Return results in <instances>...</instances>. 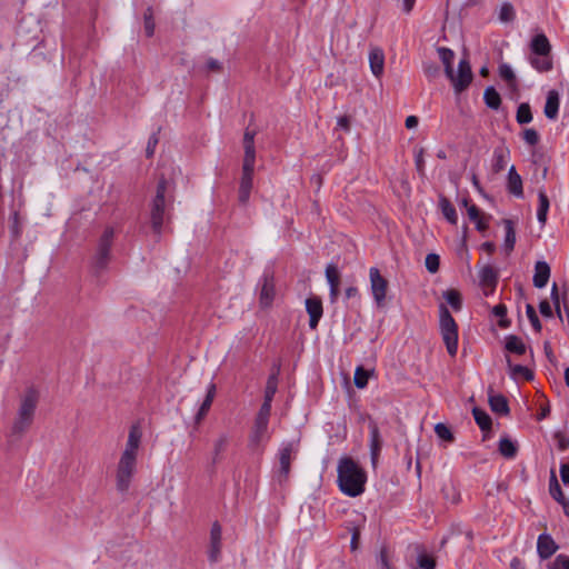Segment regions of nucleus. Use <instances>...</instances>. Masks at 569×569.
Masks as SVG:
<instances>
[{
	"label": "nucleus",
	"instance_id": "30",
	"mask_svg": "<svg viewBox=\"0 0 569 569\" xmlns=\"http://www.w3.org/2000/svg\"><path fill=\"white\" fill-rule=\"evenodd\" d=\"M479 278L482 284L495 287L498 281V273L491 266L487 264L480 269Z\"/></svg>",
	"mask_w": 569,
	"mask_h": 569
},
{
	"label": "nucleus",
	"instance_id": "29",
	"mask_svg": "<svg viewBox=\"0 0 569 569\" xmlns=\"http://www.w3.org/2000/svg\"><path fill=\"white\" fill-rule=\"evenodd\" d=\"M439 207L441 209L442 214L448 220V222L451 224H457L458 216H457L456 209L446 197H440Z\"/></svg>",
	"mask_w": 569,
	"mask_h": 569
},
{
	"label": "nucleus",
	"instance_id": "16",
	"mask_svg": "<svg viewBox=\"0 0 569 569\" xmlns=\"http://www.w3.org/2000/svg\"><path fill=\"white\" fill-rule=\"evenodd\" d=\"M550 267L546 261H537L535 264L533 286L536 288H545L550 278Z\"/></svg>",
	"mask_w": 569,
	"mask_h": 569
},
{
	"label": "nucleus",
	"instance_id": "21",
	"mask_svg": "<svg viewBox=\"0 0 569 569\" xmlns=\"http://www.w3.org/2000/svg\"><path fill=\"white\" fill-rule=\"evenodd\" d=\"M508 191L517 198L523 197L522 179L516 171L515 166H511L508 172Z\"/></svg>",
	"mask_w": 569,
	"mask_h": 569
},
{
	"label": "nucleus",
	"instance_id": "35",
	"mask_svg": "<svg viewBox=\"0 0 569 569\" xmlns=\"http://www.w3.org/2000/svg\"><path fill=\"white\" fill-rule=\"evenodd\" d=\"M443 298L451 306L455 311H459L462 308V298L459 291L456 289H449L443 292Z\"/></svg>",
	"mask_w": 569,
	"mask_h": 569
},
{
	"label": "nucleus",
	"instance_id": "12",
	"mask_svg": "<svg viewBox=\"0 0 569 569\" xmlns=\"http://www.w3.org/2000/svg\"><path fill=\"white\" fill-rule=\"evenodd\" d=\"M306 310L309 315V327L316 329L322 317V301L318 297H310L306 300Z\"/></svg>",
	"mask_w": 569,
	"mask_h": 569
},
{
	"label": "nucleus",
	"instance_id": "37",
	"mask_svg": "<svg viewBox=\"0 0 569 569\" xmlns=\"http://www.w3.org/2000/svg\"><path fill=\"white\" fill-rule=\"evenodd\" d=\"M498 18L502 23L512 22L516 18V11L510 2H503L499 9Z\"/></svg>",
	"mask_w": 569,
	"mask_h": 569
},
{
	"label": "nucleus",
	"instance_id": "56",
	"mask_svg": "<svg viewBox=\"0 0 569 569\" xmlns=\"http://www.w3.org/2000/svg\"><path fill=\"white\" fill-rule=\"evenodd\" d=\"M467 212H468V217H469V219H470L472 222H473V221H476L478 218H480V217L482 216V214H481V212H480V210H479V208H478L476 204H473V203H471V204L468 207Z\"/></svg>",
	"mask_w": 569,
	"mask_h": 569
},
{
	"label": "nucleus",
	"instance_id": "57",
	"mask_svg": "<svg viewBox=\"0 0 569 569\" xmlns=\"http://www.w3.org/2000/svg\"><path fill=\"white\" fill-rule=\"evenodd\" d=\"M157 143H158L157 136L156 134L151 136L148 140V144H147V149H146L147 157L153 156Z\"/></svg>",
	"mask_w": 569,
	"mask_h": 569
},
{
	"label": "nucleus",
	"instance_id": "49",
	"mask_svg": "<svg viewBox=\"0 0 569 569\" xmlns=\"http://www.w3.org/2000/svg\"><path fill=\"white\" fill-rule=\"evenodd\" d=\"M212 405V400H210V396H206L203 402L201 403L197 415H196V422L199 423L208 413L210 410V407Z\"/></svg>",
	"mask_w": 569,
	"mask_h": 569
},
{
	"label": "nucleus",
	"instance_id": "3",
	"mask_svg": "<svg viewBox=\"0 0 569 569\" xmlns=\"http://www.w3.org/2000/svg\"><path fill=\"white\" fill-rule=\"evenodd\" d=\"M437 52L445 67V73L451 81L455 91L457 93L465 91L472 81V71L469 61L461 59L458 64V71L455 72L452 68L455 52L445 47L437 48Z\"/></svg>",
	"mask_w": 569,
	"mask_h": 569
},
{
	"label": "nucleus",
	"instance_id": "1",
	"mask_svg": "<svg viewBox=\"0 0 569 569\" xmlns=\"http://www.w3.org/2000/svg\"><path fill=\"white\" fill-rule=\"evenodd\" d=\"M142 431L139 425H132L129 430L126 448L117 465L116 487L120 492H127L137 471V458L141 443Z\"/></svg>",
	"mask_w": 569,
	"mask_h": 569
},
{
	"label": "nucleus",
	"instance_id": "6",
	"mask_svg": "<svg viewBox=\"0 0 569 569\" xmlns=\"http://www.w3.org/2000/svg\"><path fill=\"white\" fill-rule=\"evenodd\" d=\"M167 190H168V180L164 178H161L157 184L156 196L152 199V202L150 206L151 227H152L153 232L157 234L161 233L164 220L167 218V216H166Z\"/></svg>",
	"mask_w": 569,
	"mask_h": 569
},
{
	"label": "nucleus",
	"instance_id": "28",
	"mask_svg": "<svg viewBox=\"0 0 569 569\" xmlns=\"http://www.w3.org/2000/svg\"><path fill=\"white\" fill-rule=\"evenodd\" d=\"M489 405L493 412L499 415H508L509 406L508 400L502 395H490L489 396Z\"/></svg>",
	"mask_w": 569,
	"mask_h": 569
},
{
	"label": "nucleus",
	"instance_id": "39",
	"mask_svg": "<svg viewBox=\"0 0 569 569\" xmlns=\"http://www.w3.org/2000/svg\"><path fill=\"white\" fill-rule=\"evenodd\" d=\"M499 76L508 82V84L512 88L517 86L516 74L512 68L508 63H501L499 66Z\"/></svg>",
	"mask_w": 569,
	"mask_h": 569
},
{
	"label": "nucleus",
	"instance_id": "48",
	"mask_svg": "<svg viewBox=\"0 0 569 569\" xmlns=\"http://www.w3.org/2000/svg\"><path fill=\"white\" fill-rule=\"evenodd\" d=\"M522 139L529 146H536L539 142L540 137L536 129L528 128L523 130Z\"/></svg>",
	"mask_w": 569,
	"mask_h": 569
},
{
	"label": "nucleus",
	"instance_id": "46",
	"mask_svg": "<svg viewBox=\"0 0 569 569\" xmlns=\"http://www.w3.org/2000/svg\"><path fill=\"white\" fill-rule=\"evenodd\" d=\"M526 313H527V317H528L531 326L533 327V329L537 332H540L541 331V323H540V320H539V318L537 316V312H536L535 308L531 305H527L526 306Z\"/></svg>",
	"mask_w": 569,
	"mask_h": 569
},
{
	"label": "nucleus",
	"instance_id": "60",
	"mask_svg": "<svg viewBox=\"0 0 569 569\" xmlns=\"http://www.w3.org/2000/svg\"><path fill=\"white\" fill-rule=\"evenodd\" d=\"M337 127L345 130V131H349L350 130V119L348 116H341L337 119Z\"/></svg>",
	"mask_w": 569,
	"mask_h": 569
},
{
	"label": "nucleus",
	"instance_id": "63",
	"mask_svg": "<svg viewBox=\"0 0 569 569\" xmlns=\"http://www.w3.org/2000/svg\"><path fill=\"white\" fill-rule=\"evenodd\" d=\"M251 190L239 188V202L246 204L249 201Z\"/></svg>",
	"mask_w": 569,
	"mask_h": 569
},
{
	"label": "nucleus",
	"instance_id": "58",
	"mask_svg": "<svg viewBox=\"0 0 569 569\" xmlns=\"http://www.w3.org/2000/svg\"><path fill=\"white\" fill-rule=\"evenodd\" d=\"M539 311L540 313L543 316V317H551L552 316V310H551V306L550 303L547 301V300H542L540 303H539Z\"/></svg>",
	"mask_w": 569,
	"mask_h": 569
},
{
	"label": "nucleus",
	"instance_id": "43",
	"mask_svg": "<svg viewBox=\"0 0 569 569\" xmlns=\"http://www.w3.org/2000/svg\"><path fill=\"white\" fill-rule=\"evenodd\" d=\"M144 20V31L148 37H152L154 33V20H153V10L151 7L147 8L143 14Z\"/></svg>",
	"mask_w": 569,
	"mask_h": 569
},
{
	"label": "nucleus",
	"instance_id": "54",
	"mask_svg": "<svg viewBox=\"0 0 569 569\" xmlns=\"http://www.w3.org/2000/svg\"><path fill=\"white\" fill-rule=\"evenodd\" d=\"M418 565L422 569H435L436 568V561L428 556H420L418 558Z\"/></svg>",
	"mask_w": 569,
	"mask_h": 569
},
{
	"label": "nucleus",
	"instance_id": "44",
	"mask_svg": "<svg viewBox=\"0 0 569 569\" xmlns=\"http://www.w3.org/2000/svg\"><path fill=\"white\" fill-rule=\"evenodd\" d=\"M435 432L437 435L438 438H440L441 440H445L447 442H452L453 441V435L451 432V430L445 425V423H437L435 426Z\"/></svg>",
	"mask_w": 569,
	"mask_h": 569
},
{
	"label": "nucleus",
	"instance_id": "24",
	"mask_svg": "<svg viewBox=\"0 0 569 569\" xmlns=\"http://www.w3.org/2000/svg\"><path fill=\"white\" fill-rule=\"evenodd\" d=\"M549 492H550V496L556 501H558L565 509V503H567L569 499L565 498L561 487L558 482L555 470H551V472H550Z\"/></svg>",
	"mask_w": 569,
	"mask_h": 569
},
{
	"label": "nucleus",
	"instance_id": "51",
	"mask_svg": "<svg viewBox=\"0 0 569 569\" xmlns=\"http://www.w3.org/2000/svg\"><path fill=\"white\" fill-rule=\"evenodd\" d=\"M378 563L380 566V569H393L389 561L388 550L386 547L381 548L378 555Z\"/></svg>",
	"mask_w": 569,
	"mask_h": 569
},
{
	"label": "nucleus",
	"instance_id": "8",
	"mask_svg": "<svg viewBox=\"0 0 569 569\" xmlns=\"http://www.w3.org/2000/svg\"><path fill=\"white\" fill-rule=\"evenodd\" d=\"M369 280L370 288L373 296V300L378 307L385 305L387 290H388V281L385 279L379 269L376 267H371L369 269Z\"/></svg>",
	"mask_w": 569,
	"mask_h": 569
},
{
	"label": "nucleus",
	"instance_id": "10",
	"mask_svg": "<svg viewBox=\"0 0 569 569\" xmlns=\"http://www.w3.org/2000/svg\"><path fill=\"white\" fill-rule=\"evenodd\" d=\"M276 296L274 278L271 273H264L261 279V289L259 295V302L262 308H269Z\"/></svg>",
	"mask_w": 569,
	"mask_h": 569
},
{
	"label": "nucleus",
	"instance_id": "17",
	"mask_svg": "<svg viewBox=\"0 0 569 569\" xmlns=\"http://www.w3.org/2000/svg\"><path fill=\"white\" fill-rule=\"evenodd\" d=\"M530 54H551V44L545 33L536 34L529 44Z\"/></svg>",
	"mask_w": 569,
	"mask_h": 569
},
{
	"label": "nucleus",
	"instance_id": "14",
	"mask_svg": "<svg viewBox=\"0 0 569 569\" xmlns=\"http://www.w3.org/2000/svg\"><path fill=\"white\" fill-rule=\"evenodd\" d=\"M558 550V545L548 533H541L537 540V551L541 559L550 558Z\"/></svg>",
	"mask_w": 569,
	"mask_h": 569
},
{
	"label": "nucleus",
	"instance_id": "45",
	"mask_svg": "<svg viewBox=\"0 0 569 569\" xmlns=\"http://www.w3.org/2000/svg\"><path fill=\"white\" fill-rule=\"evenodd\" d=\"M426 268L429 272L436 273L439 270L440 259L436 253H428L425 260Z\"/></svg>",
	"mask_w": 569,
	"mask_h": 569
},
{
	"label": "nucleus",
	"instance_id": "34",
	"mask_svg": "<svg viewBox=\"0 0 569 569\" xmlns=\"http://www.w3.org/2000/svg\"><path fill=\"white\" fill-rule=\"evenodd\" d=\"M472 415H473L475 421L477 422V425L479 426V428L482 431L490 430L491 418L485 410H482L480 408H473Z\"/></svg>",
	"mask_w": 569,
	"mask_h": 569
},
{
	"label": "nucleus",
	"instance_id": "62",
	"mask_svg": "<svg viewBox=\"0 0 569 569\" xmlns=\"http://www.w3.org/2000/svg\"><path fill=\"white\" fill-rule=\"evenodd\" d=\"M495 157H496V163H495V169L496 171H500L503 169L505 167V156L503 153H498L497 151L495 152Z\"/></svg>",
	"mask_w": 569,
	"mask_h": 569
},
{
	"label": "nucleus",
	"instance_id": "2",
	"mask_svg": "<svg viewBox=\"0 0 569 569\" xmlns=\"http://www.w3.org/2000/svg\"><path fill=\"white\" fill-rule=\"evenodd\" d=\"M339 489L349 497H358L365 491L367 475L350 457L339 460L337 467Z\"/></svg>",
	"mask_w": 569,
	"mask_h": 569
},
{
	"label": "nucleus",
	"instance_id": "31",
	"mask_svg": "<svg viewBox=\"0 0 569 569\" xmlns=\"http://www.w3.org/2000/svg\"><path fill=\"white\" fill-rule=\"evenodd\" d=\"M483 100L488 108L497 110L501 104L499 92L493 87L486 88L483 92Z\"/></svg>",
	"mask_w": 569,
	"mask_h": 569
},
{
	"label": "nucleus",
	"instance_id": "50",
	"mask_svg": "<svg viewBox=\"0 0 569 569\" xmlns=\"http://www.w3.org/2000/svg\"><path fill=\"white\" fill-rule=\"evenodd\" d=\"M550 569H569V556L558 555Z\"/></svg>",
	"mask_w": 569,
	"mask_h": 569
},
{
	"label": "nucleus",
	"instance_id": "4",
	"mask_svg": "<svg viewBox=\"0 0 569 569\" xmlns=\"http://www.w3.org/2000/svg\"><path fill=\"white\" fill-rule=\"evenodd\" d=\"M39 398V391L34 387H29L20 396L19 408L11 427V433L13 436L21 437L31 427Z\"/></svg>",
	"mask_w": 569,
	"mask_h": 569
},
{
	"label": "nucleus",
	"instance_id": "7",
	"mask_svg": "<svg viewBox=\"0 0 569 569\" xmlns=\"http://www.w3.org/2000/svg\"><path fill=\"white\" fill-rule=\"evenodd\" d=\"M113 237V228L108 227L104 229L103 233L101 234L98 241L97 251L92 260V267L96 273L103 271L109 263Z\"/></svg>",
	"mask_w": 569,
	"mask_h": 569
},
{
	"label": "nucleus",
	"instance_id": "59",
	"mask_svg": "<svg viewBox=\"0 0 569 569\" xmlns=\"http://www.w3.org/2000/svg\"><path fill=\"white\" fill-rule=\"evenodd\" d=\"M359 539H360V531L358 528H353V530L351 532V541H350V548L352 551L358 549Z\"/></svg>",
	"mask_w": 569,
	"mask_h": 569
},
{
	"label": "nucleus",
	"instance_id": "19",
	"mask_svg": "<svg viewBox=\"0 0 569 569\" xmlns=\"http://www.w3.org/2000/svg\"><path fill=\"white\" fill-rule=\"evenodd\" d=\"M369 64L375 77L380 78L383 73L385 53L380 48H372L369 52Z\"/></svg>",
	"mask_w": 569,
	"mask_h": 569
},
{
	"label": "nucleus",
	"instance_id": "23",
	"mask_svg": "<svg viewBox=\"0 0 569 569\" xmlns=\"http://www.w3.org/2000/svg\"><path fill=\"white\" fill-rule=\"evenodd\" d=\"M538 200H539V206L537 209V219L541 224H545L547 221L550 202H549L548 196L546 193V190L543 188H540L538 190Z\"/></svg>",
	"mask_w": 569,
	"mask_h": 569
},
{
	"label": "nucleus",
	"instance_id": "41",
	"mask_svg": "<svg viewBox=\"0 0 569 569\" xmlns=\"http://www.w3.org/2000/svg\"><path fill=\"white\" fill-rule=\"evenodd\" d=\"M369 371L363 367H358L355 371L353 381L357 388H365L368 385Z\"/></svg>",
	"mask_w": 569,
	"mask_h": 569
},
{
	"label": "nucleus",
	"instance_id": "22",
	"mask_svg": "<svg viewBox=\"0 0 569 569\" xmlns=\"http://www.w3.org/2000/svg\"><path fill=\"white\" fill-rule=\"evenodd\" d=\"M559 102L558 91L550 90L547 94V100L543 108V113L548 119L555 120L558 117Z\"/></svg>",
	"mask_w": 569,
	"mask_h": 569
},
{
	"label": "nucleus",
	"instance_id": "61",
	"mask_svg": "<svg viewBox=\"0 0 569 569\" xmlns=\"http://www.w3.org/2000/svg\"><path fill=\"white\" fill-rule=\"evenodd\" d=\"M560 477H561V481L565 485H569V463H561Z\"/></svg>",
	"mask_w": 569,
	"mask_h": 569
},
{
	"label": "nucleus",
	"instance_id": "20",
	"mask_svg": "<svg viewBox=\"0 0 569 569\" xmlns=\"http://www.w3.org/2000/svg\"><path fill=\"white\" fill-rule=\"evenodd\" d=\"M528 60L531 67L541 73L549 72L553 68V60L551 54H529Z\"/></svg>",
	"mask_w": 569,
	"mask_h": 569
},
{
	"label": "nucleus",
	"instance_id": "53",
	"mask_svg": "<svg viewBox=\"0 0 569 569\" xmlns=\"http://www.w3.org/2000/svg\"><path fill=\"white\" fill-rule=\"evenodd\" d=\"M551 299L553 301L555 309H556V312H557L558 317L560 319H562V317H561V309H560V299H559V293H558V287H557L556 283H553L552 287H551Z\"/></svg>",
	"mask_w": 569,
	"mask_h": 569
},
{
	"label": "nucleus",
	"instance_id": "47",
	"mask_svg": "<svg viewBox=\"0 0 569 569\" xmlns=\"http://www.w3.org/2000/svg\"><path fill=\"white\" fill-rule=\"evenodd\" d=\"M492 313L500 318L499 320V326L501 328H507L509 326V321L507 319H505L506 315H507V307L502 303H499L497 306L493 307L492 309Z\"/></svg>",
	"mask_w": 569,
	"mask_h": 569
},
{
	"label": "nucleus",
	"instance_id": "9",
	"mask_svg": "<svg viewBox=\"0 0 569 569\" xmlns=\"http://www.w3.org/2000/svg\"><path fill=\"white\" fill-rule=\"evenodd\" d=\"M298 450V441L284 443L279 450V478L286 480L290 472L292 457Z\"/></svg>",
	"mask_w": 569,
	"mask_h": 569
},
{
	"label": "nucleus",
	"instance_id": "40",
	"mask_svg": "<svg viewBox=\"0 0 569 569\" xmlns=\"http://www.w3.org/2000/svg\"><path fill=\"white\" fill-rule=\"evenodd\" d=\"M244 157L242 168H254L256 164V148L254 143L243 144Z\"/></svg>",
	"mask_w": 569,
	"mask_h": 569
},
{
	"label": "nucleus",
	"instance_id": "52",
	"mask_svg": "<svg viewBox=\"0 0 569 569\" xmlns=\"http://www.w3.org/2000/svg\"><path fill=\"white\" fill-rule=\"evenodd\" d=\"M271 402L272 401L263 400V403L260 407V410H259L256 419H262V420L269 422V417H270V412H271Z\"/></svg>",
	"mask_w": 569,
	"mask_h": 569
},
{
	"label": "nucleus",
	"instance_id": "38",
	"mask_svg": "<svg viewBox=\"0 0 569 569\" xmlns=\"http://www.w3.org/2000/svg\"><path fill=\"white\" fill-rule=\"evenodd\" d=\"M516 120L519 124H526L532 121V113L529 103L522 102L519 104Z\"/></svg>",
	"mask_w": 569,
	"mask_h": 569
},
{
	"label": "nucleus",
	"instance_id": "55",
	"mask_svg": "<svg viewBox=\"0 0 569 569\" xmlns=\"http://www.w3.org/2000/svg\"><path fill=\"white\" fill-rule=\"evenodd\" d=\"M423 71H425L427 77L435 78L439 73V68L435 63H425L423 64Z\"/></svg>",
	"mask_w": 569,
	"mask_h": 569
},
{
	"label": "nucleus",
	"instance_id": "33",
	"mask_svg": "<svg viewBox=\"0 0 569 569\" xmlns=\"http://www.w3.org/2000/svg\"><path fill=\"white\" fill-rule=\"evenodd\" d=\"M280 369L277 368V370L271 373L267 380L266 389H264V399L268 401H272L273 397L278 389V376H279Z\"/></svg>",
	"mask_w": 569,
	"mask_h": 569
},
{
	"label": "nucleus",
	"instance_id": "25",
	"mask_svg": "<svg viewBox=\"0 0 569 569\" xmlns=\"http://www.w3.org/2000/svg\"><path fill=\"white\" fill-rule=\"evenodd\" d=\"M502 223L505 226L506 230V237H505V250L509 254L516 244V230H515V223L511 219H503Z\"/></svg>",
	"mask_w": 569,
	"mask_h": 569
},
{
	"label": "nucleus",
	"instance_id": "13",
	"mask_svg": "<svg viewBox=\"0 0 569 569\" xmlns=\"http://www.w3.org/2000/svg\"><path fill=\"white\" fill-rule=\"evenodd\" d=\"M268 421L262 419H256L252 428L249 446L251 448H258L263 441L268 440Z\"/></svg>",
	"mask_w": 569,
	"mask_h": 569
},
{
	"label": "nucleus",
	"instance_id": "27",
	"mask_svg": "<svg viewBox=\"0 0 569 569\" xmlns=\"http://www.w3.org/2000/svg\"><path fill=\"white\" fill-rule=\"evenodd\" d=\"M229 445V437L226 433L220 435L213 442L212 462L218 463L221 461L223 452Z\"/></svg>",
	"mask_w": 569,
	"mask_h": 569
},
{
	"label": "nucleus",
	"instance_id": "64",
	"mask_svg": "<svg viewBox=\"0 0 569 569\" xmlns=\"http://www.w3.org/2000/svg\"><path fill=\"white\" fill-rule=\"evenodd\" d=\"M473 222L476 224L477 230L479 231H485L488 229V221L482 216Z\"/></svg>",
	"mask_w": 569,
	"mask_h": 569
},
{
	"label": "nucleus",
	"instance_id": "42",
	"mask_svg": "<svg viewBox=\"0 0 569 569\" xmlns=\"http://www.w3.org/2000/svg\"><path fill=\"white\" fill-rule=\"evenodd\" d=\"M253 171H254V168H242V176H241L239 188L248 189V190L252 189Z\"/></svg>",
	"mask_w": 569,
	"mask_h": 569
},
{
	"label": "nucleus",
	"instance_id": "11",
	"mask_svg": "<svg viewBox=\"0 0 569 569\" xmlns=\"http://www.w3.org/2000/svg\"><path fill=\"white\" fill-rule=\"evenodd\" d=\"M221 539H222L221 526L218 522H214L210 530L209 560L211 562H217L220 558Z\"/></svg>",
	"mask_w": 569,
	"mask_h": 569
},
{
	"label": "nucleus",
	"instance_id": "26",
	"mask_svg": "<svg viewBox=\"0 0 569 569\" xmlns=\"http://www.w3.org/2000/svg\"><path fill=\"white\" fill-rule=\"evenodd\" d=\"M505 348L508 352L516 355H525L527 351V347L522 339L515 335L506 337Z\"/></svg>",
	"mask_w": 569,
	"mask_h": 569
},
{
	"label": "nucleus",
	"instance_id": "32",
	"mask_svg": "<svg viewBox=\"0 0 569 569\" xmlns=\"http://www.w3.org/2000/svg\"><path fill=\"white\" fill-rule=\"evenodd\" d=\"M506 361L513 378L523 377L526 380L533 379V372L529 368L521 365H512L509 357H506Z\"/></svg>",
	"mask_w": 569,
	"mask_h": 569
},
{
	"label": "nucleus",
	"instance_id": "15",
	"mask_svg": "<svg viewBox=\"0 0 569 569\" xmlns=\"http://www.w3.org/2000/svg\"><path fill=\"white\" fill-rule=\"evenodd\" d=\"M326 278L330 287L331 301H336L339 296L340 272L336 264L330 263L326 268Z\"/></svg>",
	"mask_w": 569,
	"mask_h": 569
},
{
	"label": "nucleus",
	"instance_id": "18",
	"mask_svg": "<svg viewBox=\"0 0 569 569\" xmlns=\"http://www.w3.org/2000/svg\"><path fill=\"white\" fill-rule=\"evenodd\" d=\"M370 429V453H371V460L375 465L378 460V457L380 455L381 448H382V440L380 438V431L376 422L371 421L369 423Z\"/></svg>",
	"mask_w": 569,
	"mask_h": 569
},
{
	"label": "nucleus",
	"instance_id": "5",
	"mask_svg": "<svg viewBox=\"0 0 569 569\" xmlns=\"http://www.w3.org/2000/svg\"><path fill=\"white\" fill-rule=\"evenodd\" d=\"M439 327L448 353L455 357L458 350V325L443 303L439 306Z\"/></svg>",
	"mask_w": 569,
	"mask_h": 569
},
{
	"label": "nucleus",
	"instance_id": "36",
	"mask_svg": "<svg viewBox=\"0 0 569 569\" xmlns=\"http://www.w3.org/2000/svg\"><path fill=\"white\" fill-rule=\"evenodd\" d=\"M517 446L509 438H502L499 441V452L508 459L517 455Z\"/></svg>",
	"mask_w": 569,
	"mask_h": 569
}]
</instances>
